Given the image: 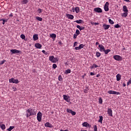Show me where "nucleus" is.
<instances>
[{
	"label": "nucleus",
	"mask_w": 131,
	"mask_h": 131,
	"mask_svg": "<svg viewBox=\"0 0 131 131\" xmlns=\"http://www.w3.org/2000/svg\"><path fill=\"white\" fill-rule=\"evenodd\" d=\"M26 112V116L28 118V117H30V116H33V115H36V110L34 108H29L27 110Z\"/></svg>",
	"instance_id": "obj_1"
},
{
	"label": "nucleus",
	"mask_w": 131,
	"mask_h": 131,
	"mask_svg": "<svg viewBox=\"0 0 131 131\" xmlns=\"http://www.w3.org/2000/svg\"><path fill=\"white\" fill-rule=\"evenodd\" d=\"M49 60L51 61V62H52V63H57L58 60L57 57L55 58L54 56H51L49 57Z\"/></svg>",
	"instance_id": "obj_2"
},
{
	"label": "nucleus",
	"mask_w": 131,
	"mask_h": 131,
	"mask_svg": "<svg viewBox=\"0 0 131 131\" xmlns=\"http://www.w3.org/2000/svg\"><path fill=\"white\" fill-rule=\"evenodd\" d=\"M10 83H19V80L18 79H15L14 78H11L9 79Z\"/></svg>",
	"instance_id": "obj_3"
},
{
	"label": "nucleus",
	"mask_w": 131,
	"mask_h": 131,
	"mask_svg": "<svg viewBox=\"0 0 131 131\" xmlns=\"http://www.w3.org/2000/svg\"><path fill=\"white\" fill-rule=\"evenodd\" d=\"M42 117V114H41V113H40V112H39L37 115V119L38 121H39V122H40V121H41Z\"/></svg>",
	"instance_id": "obj_4"
},
{
	"label": "nucleus",
	"mask_w": 131,
	"mask_h": 131,
	"mask_svg": "<svg viewBox=\"0 0 131 131\" xmlns=\"http://www.w3.org/2000/svg\"><path fill=\"white\" fill-rule=\"evenodd\" d=\"M113 58L116 61H122V57L120 55H115Z\"/></svg>",
	"instance_id": "obj_5"
},
{
	"label": "nucleus",
	"mask_w": 131,
	"mask_h": 131,
	"mask_svg": "<svg viewBox=\"0 0 131 131\" xmlns=\"http://www.w3.org/2000/svg\"><path fill=\"white\" fill-rule=\"evenodd\" d=\"M107 93L110 95H120V93L117 92L116 91H112V90H110L107 92Z\"/></svg>",
	"instance_id": "obj_6"
},
{
	"label": "nucleus",
	"mask_w": 131,
	"mask_h": 131,
	"mask_svg": "<svg viewBox=\"0 0 131 131\" xmlns=\"http://www.w3.org/2000/svg\"><path fill=\"white\" fill-rule=\"evenodd\" d=\"M104 11L105 12H108L109 11V3L106 2L104 6Z\"/></svg>",
	"instance_id": "obj_7"
},
{
	"label": "nucleus",
	"mask_w": 131,
	"mask_h": 131,
	"mask_svg": "<svg viewBox=\"0 0 131 131\" xmlns=\"http://www.w3.org/2000/svg\"><path fill=\"white\" fill-rule=\"evenodd\" d=\"M10 52L12 54H21V51L17 50L16 49H12L10 50Z\"/></svg>",
	"instance_id": "obj_8"
},
{
	"label": "nucleus",
	"mask_w": 131,
	"mask_h": 131,
	"mask_svg": "<svg viewBox=\"0 0 131 131\" xmlns=\"http://www.w3.org/2000/svg\"><path fill=\"white\" fill-rule=\"evenodd\" d=\"M63 99L66 101V102H70V97L66 95H63Z\"/></svg>",
	"instance_id": "obj_9"
},
{
	"label": "nucleus",
	"mask_w": 131,
	"mask_h": 131,
	"mask_svg": "<svg viewBox=\"0 0 131 131\" xmlns=\"http://www.w3.org/2000/svg\"><path fill=\"white\" fill-rule=\"evenodd\" d=\"M94 12H96V13H102L103 12V10H102V9L100 8H95L94 9Z\"/></svg>",
	"instance_id": "obj_10"
},
{
	"label": "nucleus",
	"mask_w": 131,
	"mask_h": 131,
	"mask_svg": "<svg viewBox=\"0 0 131 131\" xmlns=\"http://www.w3.org/2000/svg\"><path fill=\"white\" fill-rule=\"evenodd\" d=\"M98 48H99V51L101 52H104L105 51V47L102 45H99Z\"/></svg>",
	"instance_id": "obj_11"
},
{
	"label": "nucleus",
	"mask_w": 131,
	"mask_h": 131,
	"mask_svg": "<svg viewBox=\"0 0 131 131\" xmlns=\"http://www.w3.org/2000/svg\"><path fill=\"white\" fill-rule=\"evenodd\" d=\"M102 27H103L104 30H107V29H109L110 25L104 24L103 25Z\"/></svg>",
	"instance_id": "obj_12"
},
{
	"label": "nucleus",
	"mask_w": 131,
	"mask_h": 131,
	"mask_svg": "<svg viewBox=\"0 0 131 131\" xmlns=\"http://www.w3.org/2000/svg\"><path fill=\"white\" fill-rule=\"evenodd\" d=\"M82 126L84 127H90L91 125L89 123L85 122L82 124Z\"/></svg>",
	"instance_id": "obj_13"
},
{
	"label": "nucleus",
	"mask_w": 131,
	"mask_h": 131,
	"mask_svg": "<svg viewBox=\"0 0 131 131\" xmlns=\"http://www.w3.org/2000/svg\"><path fill=\"white\" fill-rule=\"evenodd\" d=\"M107 114L108 115H110V116H113V112H112V110H111V108H108Z\"/></svg>",
	"instance_id": "obj_14"
},
{
	"label": "nucleus",
	"mask_w": 131,
	"mask_h": 131,
	"mask_svg": "<svg viewBox=\"0 0 131 131\" xmlns=\"http://www.w3.org/2000/svg\"><path fill=\"white\" fill-rule=\"evenodd\" d=\"M67 16L68 19H71V20H73V19H74V16H73L72 14H67Z\"/></svg>",
	"instance_id": "obj_15"
},
{
	"label": "nucleus",
	"mask_w": 131,
	"mask_h": 131,
	"mask_svg": "<svg viewBox=\"0 0 131 131\" xmlns=\"http://www.w3.org/2000/svg\"><path fill=\"white\" fill-rule=\"evenodd\" d=\"M45 126H46V127L52 128V127H53V125H52L51 123H50L49 122H47L45 123Z\"/></svg>",
	"instance_id": "obj_16"
},
{
	"label": "nucleus",
	"mask_w": 131,
	"mask_h": 131,
	"mask_svg": "<svg viewBox=\"0 0 131 131\" xmlns=\"http://www.w3.org/2000/svg\"><path fill=\"white\" fill-rule=\"evenodd\" d=\"M35 47L36 49H41V47H42L40 43H36L35 44Z\"/></svg>",
	"instance_id": "obj_17"
},
{
	"label": "nucleus",
	"mask_w": 131,
	"mask_h": 131,
	"mask_svg": "<svg viewBox=\"0 0 131 131\" xmlns=\"http://www.w3.org/2000/svg\"><path fill=\"white\" fill-rule=\"evenodd\" d=\"M123 11L124 12L128 13V9H127V7H126V6L124 5L123 6Z\"/></svg>",
	"instance_id": "obj_18"
},
{
	"label": "nucleus",
	"mask_w": 131,
	"mask_h": 131,
	"mask_svg": "<svg viewBox=\"0 0 131 131\" xmlns=\"http://www.w3.org/2000/svg\"><path fill=\"white\" fill-rule=\"evenodd\" d=\"M74 22L77 23L78 24H82V23H84V21L81 19L75 20Z\"/></svg>",
	"instance_id": "obj_19"
},
{
	"label": "nucleus",
	"mask_w": 131,
	"mask_h": 131,
	"mask_svg": "<svg viewBox=\"0 0 131 131\" xmlns=\"http://www.w3.org/2000/svg\"><path fill=\"white\" fill-rule=\"evenodd\" d=\"M116 78H117V81H119V80H120V79H121V75H120V74H118L116 75Z\"/></svg>",
	"instance_id": "obj_20"
},
{
	"label": "nucleus",
	"mask_w": 131,
	"mask_h": 131,
	"mask_svg": "<svg viewBox=\"0 0 131 131\" xmlns=\"http://www.w3.org/2000/svg\"><path fill=\"white\" fill-rule=\"evenodd\" d=\"M33 38L34 40H37V39H38V35L37 34L33 35Z\"/></svg>",
	"instance_id": "obj_21"
},
{
	"label": "nucleus",
	"mask_w": 131,
	"mask_h": 131,
	"mask_svg": "<svg viewBox=\"0 0 131 131\" xmlns=\"http://www.w3.org/2000/svg\"><path fill=\"white\" fill-rule=\"evenodd\" d=\"M127 15H128V12H124L123 13H121L122 17H124V18L127 17Z\"/></svg>",
	"instance_id": "obj_22"
},
{
	"label": "nucleus",
	"mask_w": 131,
	"mask_h": 131,
	"mask_svg": "<svg viewBox=\"0 0 131 131\" xmlns=\"http://www.w3.org/2000/svg\"><path fill=\"white\" fill-rule=\"evenodd\" d=\"M99 67V66L96 64H93L92 66L90 67V68L91 69H95V68H98Z\"/></svg>",
	"instance_id": "obj_23"
},
{
	"label": "nucleus",
	"mask_w": 131,
	"mask_h": 131,
	"mask_svg": "<svg viewBox=\"0 0 131 131\" xmlns=\"http://www.w3.org/2000/svg\"><path fill=\"white\" fill-rule=\"evenodd\" d=\"M98 122H100V123H101V124L102 123H103V116H99V120H98Z\"/></svg>",
	"instance_id": "obj_24"
},
{
	"label": "nucleus",
	"mask_w": 131,
	"mask_h": 131,
	"mask_svg": "<svg viewBox=\"0 0 131 131\" xmlns=\"http://www.w3.org/2000/svg\"><path fill=\"white\" fill-rule=\"evenodd\" d=\"M76 27L78 28V29H79L80 31H81V30H83L84 29V27H80V26L79 25H77Z\"/></svg>",
	"instance_id": "obj_25"
},
{
	"label": "nucleus",
	"mask_w": 131,
	"mask_h": 131,
	"mask_svg": "<svg viewBox=\"0 0 131 131\" xmlns=\"http://www.w3.org/2000/svg\"><path fill=\"white\" fill-rule=\"evenodd\" d=\"M103 52L105 55H107L108 53H110V52H111V50L110 49H107L106 50L104 49V51Z\"/></svg>",
	"instance_id": "obj_26"
},
{
	"label": "nucleus",
	"mask_w": 131,
	"mask_h": 131,
	"mask_svg": "<svg viewBox=\"0 0 131 131\" xmlns=\"http://www.w3.org/2000/svg\"><path fill=\"white\" fill-rule=\"evenodd\" d=\"M15 128V126H10L9 128L7 129L8 131H11L12 129H14Z\"/></svg>",
	"instance_id": "obj_27"
},
{
	"label": "nucleus",
	"mask_w": 131,
	"mask_h": 131,
	"mask_svg": "<svg viewBox=\"0 0 131 131\" xmlns=\"http://www.w3.org/2000/svg\"><path fill=\"white\" fill-rule=\"evenodd\" d=\"M50 37H52V38H56L57 35H56V34L53 33L50 35Z\"/></svg>",
	"instance_id": "obj_28"
},
{
	"label": "nucleus",
	"mask_w": 131,
	"mask_h": 131,
	"mask_svg": "<svg viewBox=\"0 0 131 131\" xmlns=\"http://www.w3.org/2000/svg\"><path fill=\"white\" fill-rule=\"evenodd\" d=\"M36 20H38V21H42V18L39 17V16H36Z\"/></svg>",
	"instance_id": "obj_29"
},
{
	"label": "nucleus",
	"mask_w": 131,
	"mask_h": 131,
	"mask_svg": "<svg viewBox=\"0 0 131 131\" xmlns=\"http://www.w3.org/2000/svg\"><path fill=\"white\" fill-rule=\"evenodd\" d=\"M1 128L4 130V129H6V125L5 124H2L0 125Z\"/></svg>",
	"instance_id": "obj_30"
},
{
	"label": "nucleus",
	"mask_w": 131,
	"mask_h": 131,
	"mask_svg": "<svg viewBox=\"0 0 131 131\" xmlns=\"http://www.w3.org/2000/svg\"><path fill=\"white\" fill-rule=\"evenodd\" d=\"M65 73H66V74H68L69 73H71V70H70V69L67 70L65 72Z\"/></svg>",
	"instance_id": "obj_31"
},
{
	"label": "nucleus",
	"mask_w": 131,
	"mask_h": 131,
	"mask_svg": "<svg viewBox=\"0 0 131 131\" xmlns=\"http://www.w3.org/2000/svg\"><path fill=\"white\" fill-rule=\"evenodd\" d=\"M85 45H83V44H80L79 46V48H80V50H81V49H83V48H84Z\"/></svg>",
	"instance_id": "obj_32"
},
{
	"label": "nucleus",
	"mask_w": 131,
	"mask_h": 131,
	"mask_svg": "<svg viewBox=\"0 0 131 131\" xmlns=\"http://www.w3.org/2000/svg\"><path fill=\"white\" fill-rule=\"evenodd\" d=\"M96 56L97 57V58L101 57V53H100L99 52H96Z\"/></svg>",
	"instance_id": "obj_33"
},
{
	"label": "nucleus",
	"mask_w": 131,
	"mask_h": 131,
	"mask_svg": "<svg viewBox=\"0 0 131 131\" xmlns=\"http://www.w3.org/2000/svg\"><path fill=\"white\" fill-rule=\"evenodd\" d=\"M75 11L76 13H79V7H75Z\"/></svg>",
	"instance_id": "obj_34"
},
{
	"label": "nucleus",
	"mask_w": 131,
	"mask_h": 131,
	"mask_svg": "<svg viewBox=\"0 0 131 131\" xmlns=\"http://www.w3.org/2000/svg\"><path fill=\"white\" fill-rule=\"evenodd\" d=\"M91 24L92 25H95V26H96V25H99V23H94L93 21H91Z\"/></svg>",
	"instance_id": "obj_35"
},
{
	"label": "nucleus",
	"mask_w": 131,
	"mask_h": 131,
	"mask_svg": "<svg viewBox=\"0 0 131 131\" xmlns=\"http://www.w3.org/2000/svg\"><path fill=\"white\" fill-rule=\"evenodd\" d=\"M99 104H102L103 103V99H102V97L99 98Z\"/></svg>",
	"instance_id": "obj_36"
},
{
	"label": "nucleus",
	"mask_w": 131,
	"mask_h": 131,
	"mask_svg": "<svg viewBox=\"0 0 131 131\" xmlns=\"http://www.w3.org/2000/svg\"><path fill=\"white\" fill-rule=\"evenodd\" d=\"M37 12L39 14H41V13H42V9L39 8L37 10Z\"/></svg>",
	"instance_id": "obj_37"
},
{
	"label": "nucleus",
	"mask_w": 131,
	"mask_h": 131,
	"mask_svg": "<svg viewBox=\"0 0 131 131\" xmlns=\"http://www.w3.org/2000/svg\"><path fill=\"white\" fill-rule=\"evenodd\" d=\"M108 22L109 23H110V24H112V25L114 24V21H113V20H112V19H108Z\"/></svg>",
	"instance_id": "obj_38"
},
{
	"label": "nucleus",
	"mask_w": 131,
	"mask_h": 131,
	"mask_svg": "<svg viewBox=\"0 0 131 131\" xmlns=\"http://www.w3.org/2000/svg\"><path fill=\"white\" fill-rule=\"evenodd\" d=\"M94 131H98V127L97 126V125H94Z\"/></svg>",
	"instance_id": "obj_39"
},
{
	"label": "nucleus",
	"mask_w": 131,
	"mask_h": 131,
	"mask_svg": "<svg viewBox=\"0 0 131 131\" xmlns=\"http://www.w3.org/2000/svg\"><path fill=\"white\" fill-rule=\"evenodd\" d=\"M27 3H28V0H23V4L24 5H26V4H27Z\"/></svg>",
	"instance_id": "obj_40"
},
{
	"label": "nucleus",
	"mask_w": 131,
	"mask_h": 131,
	"mask_svg": "<svg viewBox=\"0 0 131 131\" xmlns=\"http://www.w3.org/2000/svg\"><path fill=\"white\" fill-rule=\"evenodd\" d=\"M76 34H77V35H79V34H80V32L79 31V30L77 29L76 30Z\"/></svg>",
	"instance_id": "obj_41"
},
{
	"label": "nucleus",
	"mask_w": 131,
	"mask_h": 131,
	"mask_svg": "<svg viewBox=\"0 0 131 131\" xmlns=\"http://www.w3.org/2000/svg\"><path fill=\"white\" fill-rule=\"evenodd\" d=\"M58 80L59 81H62L63 80V79L62 78V76H58Z\"/></svg>",
	"instance_id": "obj_42"
},
{
	"label": "nucleus",
	"mask_w": 131,
	"mask_h": 131,
	"mask_svg": "<svg viewBox=\"0 0 131 131\" xmlns=\"http://www.w3.org/2000/svg\"><path fill=\"white\" fill-rule=\"evenodd\" d=\"M115 28H120V25L119 24L115 25Z\"/></svg>",
	"instance_id": "obj_43"
},
{
	"label": "nucleus",
	"mask_w": 131,
	"mask_h": 131,
	"mask_svg": "<svg viewBox=\"0 0 131 131\" xmlns=\"http://www.w3.org/2000/svg\"><path fill=\"white\" fill-rule=\"evenodd\" d=\"M67 112H68V113H71V112H72V110H70V108H68L67 110Z\"/></svg>",
	"instance_id": "obj_44"
},
{
	"label": "nucleus",
	"mask_w": 131,
	"mask_h": 131,
	"mask_svg": "<svg viewBox=\"0 0 131 131\" xmlns=\"http://www.w3.org/2000/svg\"><path fill=\"white\" fill-rule=\"evenodd\" d=\"M52 67L53 69H56V68H57V64H56V63H54L52 66Z\"/></svg>",
	"instance_id": "obj_45"
},
{
	"label": "nucleus",
	"mask_w": 131,
	"mask_h": 131,
	"mask_svg": "<svg viewBox=\"0 0 131 131\" xmlns=\"http://www.w3.org/2000/svg\"><path fill=\"white\" fill-rule=\"evenodd\" d=\"M71 114H72V115H73V116L76 115V112H75L73 111H72V112L71 113Z\"/></svg>",
	"instance_id": "obj_46"
},
{
	"label": "nucleus",
	"mask_w": 131,
	"mask_h": 131,
	"mask_svg": "<svg viewBox=\"0 0 131 131\" xmlns=\"http://www.w3.org/2000/svg\"><path fill=\"white\" fill-rule=\"evenodd\" d=\"M129 84H131V78L128 80V81L127 83V85H129Z\"/></svg>",
	"instance_id": "obj_47"
},
{
	"label": "nucleus",
	"mask_w": 131,
	"mask_h": 131,
	"mask_svg": "<svg viewBox=\"0 0 131 131\" xmlns=\"http://www.w3.org/2000/svg\"><path fill=\"white\" fill-rule=\"evenodd\" d=\"M20 37L22 38V39H25V35L24 34H21L20 35Z\"/></svg>",
	"instance_id": "obj_48"
},
{
	"label": "nucleus",
	"mask_w": 131,
	"mask_h": 131,
	"mask_svg": "<svg viewBox=\"0 0 131 131\" xmlns=\"http://www.w3.org/2000/svg\"><path fill=\"white\" fill-rule=\"evenodd\" d=\"M1 21H3V25H5V23H6V22H7V20H6L5 19H2L1 20Z\"/></svg>",
	"instance_id": "obj_49"
},
{
	"label": "nucleus",
	"mask_w": 131,
	"mask_h": 131,
	"mask_svg": "<svg viewBox=\"0 0 131 131\" xmlns=\"http://www.w3.org/2000/svg\"><path fill=\"white\" fill-rule=\"evenodd\" d=\"M6 62V60H3L0 62V65H3Z\"/></svg>",
	"instance_id": "obj_50"
},
{
	"label": "nucleus",
	"mask_w": 131,
	"mask_h": 131,
	"mask_svg": "<svg viewBox=\"0 0 131 131\" xmlns=\"http://www.w3.org/2000/svg\"><path fill=\"white\" fill-rule=\"evenodd\" d=\"M42 53H43V54L45 55H48V52H46L45 50H42Z\"/></svg>",
	"instance_id": "obj_51"
},
{
	"label": "nucleus",
	"mask_w": 131,
	"mask_h": 131,
	"mask_svg": "<svg viewBox=\"0 0 131 131\" xmlns=\"http://www.w3.org/2000/svg\"><path fill=\"white\" fill-rule=\"evenodd\" d=\"M78 36V35H77V34H74V38L75 39V38H76L77 37V36Z\"/></svg>",
	"instance_id": "obj_52"
},
{
	"label": "nucleus",
	"mask_w": 131,
	"mask_h": 131,
	"mask_svg": "<svg viewBox=\"0 0 131 131\" xmlns=\"http://www.w3.org/2000/svg\"><path fill=\"white\" fill-rule=\"evenodd\" d=\"M77 43H78V42L77 41L74 42V47H76V46H77Z\"/></svg>",
	"instance_id": "obj_53"
},
{
	"label": "nucleus",
	"mask_w": 131,
	"mask_h": 131,
	"mask_svg": "<svg viewBox=\"0 0 131 131\" xmlns=\"http://www.w3.org/2000/svg\"><path fill=\"white\" fill-rule=\"evenodd\" d=\"M75 50H80V48H79V46L76 47L75 48Z\"/></svg>",
	"instance_id": "obj_54"
},
{
	"label": "nucleus",
	"mask_w": 131,
	"mask_h": 131,
	"mask_svg": "<svg viewBox=\"0 0 131 131\" xmlns=\"http://www.w3.org/2000/svg\"><path fill=\"white\" fill-rule=\"evenodd\" d=\"M58 43L60 46H62V45H63V43H62V41H58Z\"/></svg>",
	"instance_id": "obj_55"
},
{
	"label": "nucleus",
	"mask_w": 131,
	"mask_h": 131,
	"mask_svg": "<svg viewBox=\"0 0 131 131\" xmlns=\"http://www.w3.org/2000/svg\"><path fill=\"white\" fill-rule=\"evenodd\" d=\"M90 75H92V76L95 75V73H93V72H91V73H90Z\"/></svg>",
	"instance_id": "obj_56"
},
{
	"label": "nucleus",
	"mask_w": 131,
	"mask_h": 131,
	"mask_svg": "<svg viewBox=\"0 0 131 131\" xmlns=\"http://www.w3.org/2000/svg\"><path fill=\"white\" fill-rule=\"evenodd\" d=\"M9 17H13V13H11V14L9 15Z\"/></svg>",
	"instance_id": "obj_57"
},
{
	"label": "nucleus",
	"mask_w": 131,
	"mask_h": 131,
	"mask_svg": "<svg viewBox=\"0 0 131 131\" xmlns=\"http://www.w3.org/2000/svg\"><path fill=\"white\" fill-rule=\"evenodd\" d=\"M98 45H100V43H99V42H96V46H98Z\"/></svg>",
	"instance_id": "obj_58"
},
{
	"label": "nucleus",
	"mask_w": 131,
	"mask_h": 131,
	"mask_svg": "<svg viewBox=\"0 0 131 131\" xmlns=\"http://www.w3.org/2000/svg\"><path fill=\"white\" fill-rule=\"evenodd\" d=\"M84 92L85 94H86V93H88V90H85L84 91Z\"/></svg>",
	"instance_id": "obj_59"
},
{
	"label": "nucleus",
	"mask_w": 131,
	"mask_h": 131,
	"mask_svg": "<svg viewBox=\"0 0 131 131\" xmlns=\"http://www.w3.org/2000/svg\"><path fill=\"white\" fill-rule=\"evenodd\" d=\"M123 86H126V84L125 83H123Z\"/></svg>",
	"instance_id": "obj_60"
},
{
	"label": "nucleus",
	"mask_w": 131,
	"mask_h": 131,
	"mask_svg": "<svg viewBox=\"0 0 131 131\" xmlns=\"http://www.w3.org/2000/svg\"><path fill=\"white\" fill-rule=\"evenodd\" d=\"M100 76V74H97L96 75V77H99Z\"/></svg>",
	"instance_id": "obj_61"
},
{
	"label": "nucleus",
	"mask_w": 131,
	"mask_h": 131,
	"mask_svg": "<svg viewBox=\"0 0 131 131\" xmlns=\"http://www.w3.org/2000/svg\"><path fill=\"white\" fill-rule=\"evenodd\" d=\"M124 2H130L129 0H124Z\"/></svg>",
	"instance_id": "obj_62"
},
{
	"label": "nucleus",
	"mask_w": 131,
	"mask_h": 131,
	"mask_svg": "<svg viewBox=\"0 0 131 131\" xmlns=\"http://www.w3.org/2000/svg\"><path fill=\"white\" fill-rule=\"evenodd\" d=\"M81 131H88L86 130H81Z\"/></svg>",
	"instance_id": "obj_63"
},
{
	"label": "nucleus",
	"mask_w": 131,
	"mask_h": 131,
	"mask_svg": "<svg viewBox=\"0 0 131 131\" xmlns=\"http://www.w3.org/2000/svg\"><path fill=\"white\" fill-rule=\"evenodd\" d=\"M64 131H69V130L66 129V130H64Z\"/></svg>",
	"instance_id": "obj_64"
}]
</instances>
